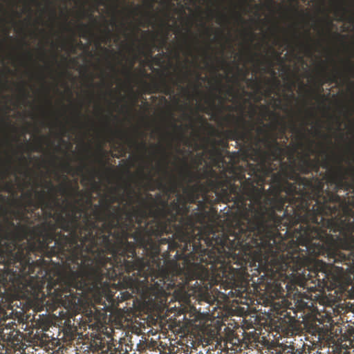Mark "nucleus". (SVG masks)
I'll return each instance as SVG.
<instances>
[{
	"instance_id": "obj_1",
	"label": "nucleus",
	"mask_w": 354,
	"mask_h": 354,
	"mask_svg": "<svg viewBox=\"0 0 354 354\" xmlns=\"http://www.w3.org/2000/svg\"><path fill=\"white\" fill-rule=\"evenodd\" d=\"M3 225H0V293L27 286L26 277L33 278L44 270L47 278L48 261L44 258L57 256L65 261L66 271L57 277L58 282L50 287L55 293L73 294L81 291L87 304L88 295V246L74 242L61 232H56L53 221H43L34 227L15 224L4 209Z\"/></svg>"
},
{
	"instance_id": "obj_2",
	"label": "nucleus",
	"mask_w": 354,
	"mask_h": 354,
	"mask_svg": "<svg viewBox=\"0 0 354 354\" xmlns=\"http://www.w3.org/2000/svg\"><path fill=\"white\" fill-rule=\"evenodd\" d=\"M84 170L82 178L84 194L82 193L77 181L71 182L66 176L64 182L55 187L46 182L44 190H29L24 194L27 198L21 212H14L15 215L28 224L30 218L44 221H53L56 223V232L59 228L67 232L68 237L74 238V242L82 243L86 248L88 241V143L84 145Z\"/></svg>"
},
{
	"instance_id": "obj_3",
	"label": "nucleus",
	"mask_w": 354,
	"mask_h": 354,
	"mask_svg": "<svg viewBox=\"0 0 354 354\" xmlns=\"http://www.w3.org/2000/svg\"><path fill=\"white\" fill-rule=\"evenodd\" d=\"M88 43H86L84 50V53L85 55L84 77V87H85L84 95H85V104H86L87 103V101L88 100V61L87 59V57L88 56Z\"/></svg>"
},
{
	"instance_id": "obj_4",
	"label": "nucleus",
	"mask_w": 354,
	"mask_h": 354,
	"mask_svg": "<svg viewBox=\"0 0 354 354\" xmlns=\"http://www.w3.org/2000/svg\"><path fill=\"white\" fill-rule=\"evenodd\" d=\"M62 167L64 171L68 174H71L74 172V168L69 162H64Z\"/></svg>"
},
{
	"instance_id": "obj_5",
	"label": "nucleus",
	"mask_w": 354,
	"mask_h": 354,
	"mask_svg": "<svg viewBox=\"0 0 354 354\" xmlns=\"http://www.w3.org/2000/svg\"><path fill=\"white\" fill-rule=\"evenodd\" d=\"M88 135V115L87 114V109L85 110L84 117V136L86 138Z\"/></svg>"
},
{
	"instance_id": "obj_6",
	"label": "nucleus",
	"mask_w": 354,
	"mask_h": 354,
	"mask_svg": "<svg viewBox=\"0 0 354 354\" xmlns=\"http://www.w3.org/2000/svg\"><path fill=\"white\" fill-rule=\"evenodd\" d=\"M84 38L88 39V24H84Z\"/></svg>"
},
{
	"instance_id": "obj_7",
	"label": "nucleus",
	"mask_w": 354,
	"mask_h": 354,
	"mask_svg": "<svg viewBox=\"0 0 354 354\" xmlns=\"http://www.w3.org/2000/svg\"><path fill=\"white\" fill-rule=\"evenodd\" d=\"M34 150L35 151H38V152L43 151L44 147H43L42 144L39 142V143L36 145V147H35Z\"/></svg>"
},
{
	"instance_id": "obj_8",
	"label": "nucleus",
	"mask_w": 354,
	"mask_h": 354,
	"mask_svg": "<svg viewBox=\"0 0 354 354\" xmlns=\"http://www.w3.org/2000/svg\"><path fill=\"white\" fill-rule=\"evenodd\" d=\"M20 91L24 94L25 97H27L28 96V92L26 91V89L24 86H21L20 88Z\"/></svg>"
},
{
	"instance_id": "obj_9",
	"label": "nucleus",
	"mask_w": 354,
	"mask_h": 354,
	"mask_svg": "<svg viewBox=\"0 0 354 354\" xmlns=\"http://www.w3.org/2000/svg\"><path fill=\"white\" fill-rule=\"evenodd\" d=\"M42 55L43 58L46 57V52H45L44 49H42V55Z\"/></svg>"
},
{
	"instance_id": "obj_10",
	"label": "nucleus",
	"mask_w": 354,
	"mask_h": 354,
	"mask_svg": "<svg viewBox=\"0 0 354 354\" xmlns=\"http://www.w3.org/2000/svg\"><path fill=\"white\" fill-rule=\"evenodd\" d=\"M47 102H48V105H49V106H52V102H51V100H47Z\"/></svg>"
},
{
	"instance_id": "obj_11",
	"label": "nucleus",
	"mask_w": 354,
	"mask_h": 354,
	"mask_svg": "<svg viewBox=\"0 0 354 354\" xmlns=\"http://www.w3.org/2000/svg\"><path fill=\"white\" fill-rule=\"evenodd\" d=\"M52 14L54 17H55V11L54 9H51Z\"/></svg>"
},
{
	"instance_id": "obj_12",
	"label": "nucleus",
	"mask_w": 354,
	"mask_h": 354,
	"mask_svg": "<svg viewBox=\"0 0 354 354\" xmlns=\"http://www.w3.org/2000/svg\"><path fill=\"white\" fill-rule=\"evenodd\" d=\"M84 15H85V16L88 15V10H84Z\"/></svg>"
},
{
	"instance_id": "obj_13",
	"label": "nucleus",
	"mask_w": 354,
	"mask_h": 354,
	"mask_svg": "<svg viewBox=\"0 0 354 354\" xmlns=\"http://www.w3.org/2000/svg\"><path fill=\"white\" fill-rule=\"evenodd\" d=\"M47 68L49 69V70H51L52 69V67L50 65L48 64L47 66Z\"/></svg>"
},
{
	"instance_id": "obj_14",
	"label": "nucleus",
	"mask_w": 354,
	"mask_h": 354,
	"mask_svg": "<svg viewBox=\"0 0 354 354\" xmlns=\"http://www.w3.org/2000/svg\"><path fill=\"white\" fill-rule=\"evenodd\" d=\"M42 287V286H38V287L37 288V290H39V289Z\"/></svg>"
},
{
	"instance_id": "obj_15",
	"label": "nucleus",
	"mask_w": 354,
	"mask_h": 354,
	"mask_svg": "<svg viewBox=\"0 0 354 354\" xmlns=\"http://www.w3.org/2000/svg\"><path fill=\"white\" fill-rule=\"evenodd\" d=\"M28 54L29 57L31 58L32 57L31 53L30 52H28Z\"/></svg>"
},
{
	"instance_id": "obj_16",
	"label": "nucleus",
	"mask_w": 354,
	"mask_h": 354,
	"mask_svg": "<svg viewBox=\"0 0 354 354\" xmlns=\"http://www.w3.org/2000/svg\"><path fill=\"white\" fill-rule=\"evenodd\" d=\"M85 316H86V317H88V314L87 313V311H86V312H85Z\"/></svg>"
},
{
	"instance_id": "obj_17",
	"label": "nucleus",
	"mask_w": 354,
	"mask_h": 354,
	"mask_svg": "<svg viewBox=\"0 0 354 354\" xmlns=\"http://www.w3.org/2000/svg\"><path fill=\"white\" fill-rule=\"evenodd\" d=\"M10 164H11V160H10H10H9V161H8L9 167L10 166Z\"/></svg>"
},
{
	"instance_id": "obj_18",
	"label": "nucleus",
	"mask_w": 354,
	"mask_h": 354,
	"mask_svg": "<svg viewBox=\"0 0 354 354\" xmlns=\"http://www.w3.org/2000/svg\"><path fill=\"white\" fill-rule=\"evenodd\" d=\"M7 188H8V189H10V185H7Z\"/></svg>"
},
{
	"instance_id": "obj_19",
	"label": "nucleus",
	"mask_w": 354,
	"mask_h": 354,
	"mask_svg": "<svg viewBox=\"0 0 354 354\" xmlns=\"http://www.w3.org/2000/svg\"><path fill=\"white\" fill-rule=\"evenodd\" d=\"M85 3H87L88 2V0H84Z\"/></svg>"
},
{
	"instance_id": "obj_20",
	"label": "nucleus",
	"mask_w": 354,
	"mask_h": 354,
	"mask_svg": "<svg viewBox=\"0 0 354 354\" xmlns=\"http://www.w3.org/2000/svg\"><path fill=\"white\" fill-rule=\"evenodd\" d=\"M21 159L22 160H26L25 157H24V156L21 157Z\"/></svg>"
},
{
	"instance_id": "obj_21",
	"label": "nucleus",
	"mask_w": 354,
	"mask_h": 354,
	"mask_svg": "<svg viewBox=\"0 0 354 354\" xmlns=\"http://www.w3.org/2000/svg\"><path fill=\"white\" fill-rule=\"evenodd\" d=\"M50 283H50V282H49V283H48V286H50Z\"/></svg>"
},
{
	"instance_id": "obj_22",
	"label": "nucleus",
	"mask_w": 354,
	"mask_h": 354,
	"mask_svg": "<svg viewBox=\"0 0 354 354\" xmlns=\"http://www.w3.org/2000/svg\"><path fill=\"white\" fill-rule=\"evenodd\" d=\"M35 277H38V278L39 277L37 275V274H35Z\"/></svg>"
},
{
	"instance_id": "obj_23",
	"label": "nucleus",
	"mask_w": 354,
	"mask_h": 354,
	"mask_svg": "<svg viewBox=\"0 0 354 354\" xmlns=\"http://www.w3.org/2000/svg\"><path fill=\"white\" fill-rule=\"evenodd\" d=\"M48 3H50L51 2L50 1V0H48L47 1Z\"/></svg>"
}]
</instances>
